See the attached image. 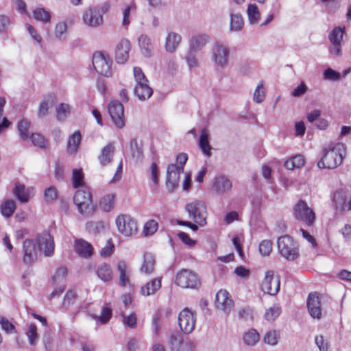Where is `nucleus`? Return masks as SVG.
Masks as SVG:
<instances>
[{"mask_svg": "<svg viewBox=\"0 0 351 351\" xmlns=\"http://www.w3.org/2000/svg\"><path fill=\"white\" fill-rule=\"evenodd\" d=\"M346 155V146L341 143L330 144L323 149V156L317 162L319 168L333 169L340 165Z\"/></svg>", "mask_w": 351, "mask_h": 351, "instance_id": "obj_1", "label": "nucleus"}, {"mask_svg": "<svg viewBox=\"0 0 351 351\" xmlns=\"http://www.w3.org/2000/svg\"><path fill=\"white\" fill-rule=\"evenodd\" d=\"M277 247L279 254L289 261H293L299 256L298 245L289 235L278 237Z\"/></svg>", "mask_w": 351, "mask_h": 351, "instance_id": "obj_2", "label": "nucleus"}, {"mask_svg": "<svg viewBox=\"0 0 351 351\" xmlns=\"http://www.w3.org/2000/svg\"><path fill=\"white\" fill-rule=\"evenodd\" d=\"M185 210L189 217L200 226L206 224L207 209L202 201L196 200L186 204Z\"/></svg>", "mask_w": 351, "mask_h": 351, "instance_id": "obj_3", "label": "nucleus"}, {"mask_svg": "<svg viewBox=\"0 0 351 351\" xmlns=\"http://www.w3.org/2000/svg\"><path fill=\"white\" fill-rule=\"evenodd\" d=\"M230 49L220 43H215L211 51V60L217 69H223L229 63Z\"/></svg>", "mask_w": 351, "mask_h": 351, "instance_id": "obj_4", "label": "nucleus"}, {"mask_svg": "<svg viewBox=\"0 0 351 351\" xmlns=\"http://www.w3.org/2000/svg\"><path fill=\"white\" fill-rule=\"evenodd\" d=\"M73 201L82 215H89L94 211L92 197L89 191L83 189H78L74 195Z\"/></svg>", "mask_w": 351, "mask_h": 351, "instance_id": "obj_5", "label": "nucleus"}, {"mask_svg": "<svg viewBox=\"0 0 351 351\" xmlns=\"http://www.w3.org/2000/svg\"><path fill=\"white\" fill-rule=\"evenodd\" d=\"M115 223L118 231L125 237H131L137 233V222L129 215H118L116 217Z\"/></svg>", "mask_w": 351, "mask_h": 351, "instance_id": "obj_6", "label": "nucleus"}, {"mask_svg": "<svg viewBox=\"0 0 351 351\" xmlns=\"http://www.w3.org/2000/svg\"><path fill=\"white\" fill-rule=\"evenodd\" d=\"M294 216L296 219L308 226H311L315 220L314 211L303 200L298 201L293 207Z\"/></svg>", "mask_w": 351, "mask_h": 351, "instance_id": "obj_7", "label": "nucleus"}, {"mask_svg": "<svg viewBox=\"0 0 351 351\" xmlns=\"http://www.w3.org/2000/svg\"><path fill=\"white\" fill-rule=\"evenodd\" d=\"M93 64L95 71L106 77L112 76V61L102 52H96L93 57Z\"/></svg>", "mask_w": 351, "mask_h": 351, "instance_id": "obj_8", "label": "nucleus"}, {"mask_svg": "<svg viewBox=\"0 0 351 351\" xmlns=\"http://www.w3.org/2000/svg\"><path fill=\"white\" fill-rule=\"evenodd\" d=\"M176 284L182 288L195 289L199 285L197 276L188 269H182L176 276Z\"/></svg>", "mask_w": 351, "mask_h": 351, "instance_id": "obj_9", "label": "nucleus"}, {"mask_svg": "<svg viewBox=\"0 0 351 351\" xmlns=\"http://www.w3.org/2000/svg\"><path fill=\"white\" fill-rule=\"evenodd\" d=\"M280 285L279 276H275L273 271L265 272L264 279L261 283V289L264 293L275 295L280 290Z\"/></svg>", "mask_w": 351, "mask_h": 351, "instance_id": "obj_10", "label": "nucleus"}, {"mask_svg": "<svg viewBox=\"0 0 351 351\" xmlns=\"http://www.w3.org/2000/svg\"><path fill=\"white\" fill-rule=\"evenodd\" d=\"M196 319L194 313L189 308H184L178 315V324L185 334H190L195 329Z\"/></svg>", "mask_w": 351, "mask_h": 351, "instance_id": "obj_11", "label": "nucleus"}, {"mask_svg": "<svg viewBox=\"0 0 351 351\" xmlns=\"http://www.w3.org/2000/svg\"><path fill=\"white\" fill-rule=\"evenodd\" d=\"M108 109L112 121L116 127L119 129L123 128L125 126L123 105L117 100H112L110 101Z\"/></svg>", "mask_w": 351, "mask_h": 351, "instance_id": "obj_12", "label": "nucleus"}, {"mask_svg": "<svg viewBox=\"0 0 351 351\" xmlns=\"http://www.w3.org/2000/svg\"><path fill=\"white\" fill-rule=\"evenodd\" d=\"M82 19L85 25L91 27H97L104 22L102 14L98 7H90L86 9Z\"/></svg>", "mask_w": 351, "mask_h": 351, "instance_id": "obj_13", "label": "nucleus"}, {"mask_svg": "<svg viewBox=\"0 0 351 351\" xmlns=\"http://www.w3.org/2000/svg\"><path fill=\"white\" fill-rule=\"evenodd\" d=\"M215 306L219 310L228 315L234 307V302L226 290L221 289L216 294Z\"/></svg>", "mask_w": 351, "mask_h": 351, "instance_id": "obj_14", "label": "nucleus"}, {"mask_svg": "<svg viewBox=\"0 0 351 351\" xmlns=\"http://www.w3.org/2000/svg\"><path fill=\"white\" fill-rule=\"evenodd\" d=\"M38 248L45 256L50 257L54 253V241L53 237L47 232H43L36 238Z\"/></svg>", "mask_w": 351, "mask_h": 351, "instance_id": "obj_15", "label": "nucleus"}, {"mask_svg": "<svg viewBox=\"0 0 351 351\" xmlns=\"http://www.w3.org/2000/svg\"><path fill=\"white\" fill-rule=\"evenodd\" d=\"M182 173L183 171L178 169L176 165H167L166 185L169 191H173L178 186L180 176Z\"/></svg>", "mask_w": 351, "mask_h": 351, "instance_id": "obj_16", "label": "nucleus"}, {"mask_svg": "<svg viewBox=\"0 0 351 351\" xmlns=\"http://www.w3.org/2000/svg\"><path fill=\"white\" fill-rule=\"evenodd\" d=\"M333 202L337 210L342 212L351 210V197L343 191H337L334 193Z\"/></svg>", "mask_w": 351, "mask_h": 351, "instance_id": "obj_17", "label": "nucleus"}, {"mask_svg": "<svg viewBox=\"0 0 351 351\" xmlns=\"http://www.w3.org/2000/svg\"><path fill=\"white\" fill-rule=\"evenodd\" d=\"M130 48V42L126 38H123L118 43L115 49V58L118 63L123 64L128 60Z\"/></svg>", "mask_w": 351, "mask_h": 351, "instance_id": "obj_18", "label": "nucleus"}, {"mask_svg": "<svg viewBox=\"0 0 351 351\" xmlns=\"http://www.w3.org/2000/svg\"><path fill=\"white\" fill-rule=\"evenodd\" d=\"M232 187V182L225 176H218L214 178L213 189L218 195H224L229 192Z\"/></svg>", "mask_w": 351, "mask_h": 351, "instance_id": "obj_19", "label": "nucleus"}, {"mask_svg": "<svg viewBox=\"0 0 351 351\" xmlns=\"http://www.w3.org/2000/svg\"><path fill=\"white\" fill-rule=\"evenodd\" d=\"M308 311L313 319H320L322 316V309L320 306V300L316 293H310L307 299Z\"/></svg>", "mask_w": 351, "mask_h": 351, "instance_id": "obj_20", "label": "nucleus"}, {"mask_svg": "<svg viewBox=\"0 0 351 351\" xmlns=\"http://www.w3.org/2000/svg\"><path fill=\"white\" fill-rule=\"evenodd\" d=\"M23 262L26 264H30L36 261L37 253L36 245L33 240L26 239L23 242Z\"/></svg>", "mask_w": 351, "mask_h": 351, "instance_id": "obj_21", "label": "nucleus"}, {"mask_svg": "<svg viewBox=\"0 0 351 351\" xmlns=\"http://www.w3.org/2000/svg\"><path fill=\"white\" fill-rule=\"evenodd\" d=\"M210 41V36L206 34H197L191 36L189 49L197 52L203 49Z\"/></svg>", "mask_w": 351, "mask_h": 351, "instance_id": "obj_22", "label": "nucleus"}, {"mask_svg": "<svg viewBox=\"0 0 351 351\" xmlns=\"http://www.w3.org/2000/svg\"><path fill=\"white\" fill-rule=\"evenodd\" d=\"M138 43L143 56L146 58H149L152 56L154 45L149 36L145 34H141L138 36Z\"/></svg>", "mask_w": 351, "mask_h": 351, "instance_id": "obj_23", "label": "nucleus"}, {"mask_svg": "<svg viewBox=\"0 0 351 351\" xmlns=\"http://www.w3.org/2000/svg\"><path fill=\"white\" fill-rule=\"evenodd\" d=\"M162 277L155 278L141 287V293L144 296L155 294L161 288Z\"/></svg>", "mask_w": 351, "mask_h": 351, "instance_id": "obj_24", "label": "nucleus"}, {"mask_svg": "<svg viewBox=\"0 0 351 351\" xmlns=\"http://www.w3.org/2000/svg\"><path fill=\"white\" fill-rule=\"evenodd\" d=\"M74 247L76 253L84 258L90 257L93 252L91 244L82 239L75 241Z\"/></svg>", "mask_w": 351, "mask_h": 351, "instance_id": "obj_25", "label": "nucleus"}, {"mask_svg": "<svg viewBox=\"0 0 351 351\" xmlns=\"http://www.w3.org/2000/svg\"><path fill=\"white\" fill-rule=\"evenodd\" d=\"M182 40V36L174 32H169L165 40V49L169 53H173Z\"/></svg>", "mask_w": 351, "mask_h": 351, "instance_id": "obj_26", "label": "nucleus"}, {"mask_svg": "<svg viewBox=\"0 0 351 351\" xmlns=\"http://www.w3.org/2000/svg\"><path fill=\"white\" fill-rule=\"evenodd\" d=\"M134 92L140 100L149 99L153 93L152 88L149 86L148 81L145 82V83L136 84Z\"/></svg>", "mask_w": 351, "mask_h": 351, "instance_id": "obj_27", "label": "nucleus"}, {"mask_svg": "<svg viewBox=\"0 0 351 351\" xmlns=\"http://www.w3.org/2000/svg\"><path fill=\"white\" fill-rule=\"evenodd\" d=\"M114 152V147L112 143H110L105 146L102 150L101 154L99 156V160L102 166H105L110 163Z\"/></svg>", "mask_w": 351, "mask_h": 351, "instance_id": "obj_28", "label": "nucleus"}, {"mask_svg": "<svg viewBox=\"0 0 351 351\" xmlns=\"http://www.w3.org/2000/svg\"><path fill=\"white\" fill-rule=\"evenodd\" d=\"M130 150L132 157L136 162L141 161L143 158L142 145L138 143L136 138L131 139L130 143Z\"/></svg>", "mask_w": 351, "mask_h": 351, "instance_id": "obj_29", "label": "nucleus"}, {"mask_svg": "<svg viewBox=\"0 0 351 351\" xmlns=\"http://www.w3.org/2000/svg\"><path fill=\"white\" fill-rule=\"evenodd\" d=\"M199 146L206 156L210 157L211 156V146L208 142V133L206 129H203L201 131V134L199 138Z\"/></svg>", "mask_w": 351, "mask_h": 351, "instance_id": "obj_30", "label": "nucleus"}, {"mask_svg": "<svg viewBox=\"0 0 351 351\" xmlns=\"http://www.w3.org/2000/svg\"><path fill=\"white\" fill-rule=\"evenodd\" d=\"M117 269L119 273V279L120 285L123 287L128 285L130 284V279L127 264L124 261H119Z\"/></svg>", "mask_w": 351, "mask_h": 351, "instance_id": "obj_31", "label": "nucleus"}, {"mask_svg": "<svg viewBox=\"0 0 351 351\" xmlns=\"http://www.w3.org/2000/svg\"><path fill=\"white\" fill-rule=\"evenodd\" d=\"M155 267V259L150 253H145L143 256V263L141 267V272L146 274H151Z\"/></svg>", "mask_w": 351, "mask_h": 351, "instance_id": "obj_32", "label": "nucleus"}, {"mask_svg": "<svg viewBox=\"0 0 351 351\" xmlns=\"http://www.w3.org/2000/svg\"><path fill=\"white\" fill-rule=\"evenodd\" d=\"M230 30L234 32L241 31L244 25V22L241 14L239 13L234 14L231 12L230 14Z\"/></svg>", "mask_w": 351, "mask_h": 351, "instance_id": "obj_33", "label": "nucleus"}, {"mask_svg": "<svg viewBox=\"0 0 351 351\" xmlns=\"http://www.w3.org/2000/svg\"><path fill=\"white\" fill-rule=\"evenodd\" d=\"M97 275L104 282H108L112 279V271L106 263H101L97 267Z\"/></svg>", "mask_w": 351, "mask_h": 351, "instance_id": "obj_34", "label": "nucleus"}, {"mask_svg": "<svg viewBox=\"0 0 351 351\" xmlns=\"http://www.w3.org/2000/svg\"><path fill=\"white\" fill-rule=\"evenodd\" d=\"M244 343L247 346H255L260 340V335L255 329H250L243 335Z\"/></svg>", "mask_w": 351, "mask_h": 351, "instance_id": "obj_35", "label": "nucleus"}, {"mask_svg": "<svg viewBox=\"0 0 351 351\" xmlns=\"http://www.w3.org/2000/svg\"><path fill=\"white\" fill-rule=\"evenodd\" d=\"M280 338V333L276 330L267 331L263 337V342L270 346H276Z\"/></svg>", "mask_w": 351, "mask_h": 351, "instance_id": "obj_36", "label": "nucleus"}, {"mask_svg": "<svg viewBox=\"0 0 351 351\" xmlns=\"http://www.w3.org/2000/svg\"><path fill=\"white\" fill-rule=\"evenodd\" d=\"M55 101V97L52 95H48L40 103L38 109V116L40 117L46 116L48 113V110L53 106Z\"/></svg>", "mask_w": 351, "mask_h": 351, "instance_id": "obj_37", "label": "nucleus"}, {"mask_svg": "<svg viewBox=\"0 0 351 351\" xmlns=\"http://www.w3.org/2000/svg\"><path fill=\"white\" fill-rule=\"evenodd\" d=\"M56 119L60 121L66 119L71 112V107L68 104L61 103L56 108Z\"/></svg>", "mask_w": 351, "mask_h": 351, "instance_id": "obj_38", "label": "nucleus"}, {"mask_svg": "<svg viewBox=\"0 0 351 351\" xmlns=\"http://www.w3.org/2000/svg\"><path fill=\"white\" fill-rule=\"evenodd\" d=\"M247 14L249 23L252 25L256 24L261 17L259 10L257 5L254 3L248 5Z\"/></svg>", "mask_w": 351, "mask_h": 351, "instance_id": "obj_39", "label": "nucleus"}, {"mask_svg": "<svg viewBox=\"0 0 351 351\" xmlns=\"http://www.w3.org/2000/svg\"><path fill=\"white\" fill-rule=\"evenodd\" d=\"M81 141V134L80 132H75L71 136H69L67 143L68 151L71 153H74L77 151L79 144Z\"/></svg>", "mask_w": 351, "mask_h": 351, "instance_id": "obj_40", "label": "nucleus"}, {"mask_svg": "<svg viewBox=\"0 0 351 351\" xmlns=\"http://www.w3.org/2000/svg\"><path fill=\"white\" fill-rule=\"evenodd\" d=\"M280 313L281 308L278 304H274L266 310L264 317L267 321L271 323L276 320Z\"/></svg>", "mask_w": 351, "mask_h": 351, "instance_id": "obj_41", "label": "nucleus"}, {"mask_svg": "<svg viewBox=\"0 0 351 351\" xmlns=\"http://www.w3.org/2000/svg\"><path fill=\"white\" fill-rule=\"evenodd\" d=\"M1 213L5 217H10L16 209L15 202L12 199L5 200L1 205Z\"/></svg>", "mask_w": 351, "mask_h": 351, "instance_id": "obj_42", "label": "nucleus"}, {"mask_svg": "<svg viewBox=\"0 0 351 351\" xmlns=\"http://www.w3.org/2000/svg\"><path fill=\"white\" fill-rule=\"evenodd\" d=\"M137 9L136 5L134 3H132L130 5H127L124 10H123V19L121 21V25L128 27L130 24V15L132 12H135Z\"/></svg>", "mask_w": 351, "mask_h": 351, "instance_id": "obj_43", "label": "nucleus"}, {"mask_svg": "<svg viewBox=\"0 0 351 351\" xmlns=\"http://www.w3.org/2000/svg\"><path fill=\"white\" fill-rule=\"evenodd\" d=\"M196 53L197 52L188 49L185 56V60L189 70L191 71L196 69L199 66V63L196 57Z\"/></svg>", "mask_w": 351, "mask_h": 351, "instance_id": "obj_44", "label": "nucleus"}, {"mask_svg": "<svg viewBox=\"0 0 351 351\" xmlns=\"http://www.w3.org/2000/svg\"><path fill=\"white\" fill-rule=\"evenodd\" d=\"M14 194L21 202H27L29 199V193L23 184L19 183L16 184Z\"/></svg>", "mask_w": 351, "mask_h": 351, "instance_id": "obj_45", "label": "nucleus"}, {"mask_svg": "<svg viewBox=\"0 0 351 351\" xmlns=\"http://www.w3.org/2000/svg\"><path fill=\"white\" fill-rule=\"evenodd\" d=\"M30 123L27 119H21L17 124V129L20 136L23 140H27L29 138V129Z\"/></svg>", "mask_w": 351, "mask_h": 351, "instance_id": "obj_46", "label": "nucleus"}, {"mask_svg": "<svg viewBox=\"0 0 351 351\" xmlns=\"http://www.w3.org/2000/svg\"><path fill=\"white\" fill-rule=\"evenodd\" d=\"M344 29V27L341 28L340 27H337L332 29V31L328 35V38L330 43H342Z\"/></svg>", "mask_w": 351, "mask_h": 351, "instance_id": "obj_47", "label": "nucleus"}, {"mask_svg": "<svg viewBox=\"0 0 351 351\" xmlns=\"http://www.w3.org/2000/svg\"><path fill=\"white\" fill-rule=\"evenodd\" d=\"M114 205V195L108 194L104 196L100 201V207L105 212H109Z\"/></svg>", "mask_w": 351, "mask_h": 351, "instance_id": "obj_48", "label": "nucleus"}, {"mask_svg": "<svg viewBox=\"0 0 351 351\" xmlns=\"http://www.w3.org/2000/svg\"><path fill=\"white\" fill-rule=\"evenodd\" d=\"M183 337L179 334L173 333L169 338V346L171 351H179Z\"/></svg>", "mask_w": 351, "mask_h": 351, "instance_id": "obj_49", "label": "nucleus"}, {"mask_svg": "<svg viewBox=\"0 0 351 351\" xmlns=\"http://www.w3.org/2000/svg\"><path fill=\"white\" fill-rule=\"evenodd\" d=\"M34 16L44 23H49L51 21V15L49 12L44 8H37L34 11Z\"/></svg>", "mask_w": 351, "mask_h": 351, "instance_id": "obj_50", "label": "nucleus"}, {"mask_svg": "<svg viewBox=\"0 0 351 351\" xmlns=\"http://www.w3.org/2000/svg\"><path fill=\"white\" fill-rule=\"evenodd\" d=\"M67 274V269L65 267L58 268L53 276V281L55 285H64V282Z\"/></svg>", "mask_w": 351, "mask_h": 351, "instance_id": "obj_51", "label": "nucleus"}, {"mask_svg": "<svg viewBox=\"0 0 351 351\" xmlns=\"http://www.w3.org/2000/svg\"><path fill=\"white\" fill-rule=\"evenodd\" d=\"M26 335L27 336L29 342L32 346L36 344L38 339V335L37 333V328L35 324H32L29 325L26 332Z\"/></svg>", "mask_w": 351, "mask_h": 351, "instance_id": "obj_52", "label": "nucleus"}, {"mask_svg": "<svg viewBox=\"0 0 351 351\" xmlns=\"http://www.w3.org/2000/svg\"><path fill=\"white\" fill-rule=\"evenodd\" d=\"M158 224L155 220L151 219L147 221L143 227V234L145 236L152 235L158 230Z\"/></svg>", "mask_w": 351, "mask_h": 351, "instance_id": "obj_53", "label": "nucleus"}, {"mask_svg": "<svg viewBox=\"0 0 351 351\" xmlns=\"http://www.w3.org/2000/svg\"><path fill=\"white\" fill-rule=\"evenodd\" d=\"M84 176L82 169H75L73 170L72 180L74 188H78L83 184Z\"/></svg>", "mask_w": 351, "mask_h": 351, "instance_id": "obj_54", "label": "nucleus"}, {"mask_svg": "<svg viewBox=\"0 0 351 351\" xmlns=\"http://www.w3.org/2000/svg\"><path fill=\"white\" fill-rule=\"evenodd\" d=\"M265 97V92L263 85V83L261 82L256 88L254 94H253V100L256 103H261Z\"/></svg>", "mask_w": 351, "mask_h": 351, "instance_id": "obj_55", "label": "nucleus"}, {"mask_svg": "<svg viewBox=\"0 0 351 351\" xmlns=\"http://www.w3.org/2000/svg\"><path fill=\"white\" fill-rule=\"evenodd\" d=\"M123 323L130 328H135L136 327L137 317L134 313H130L129 315H125L123 313H121Z\"/></svg>", "mask_w": 351, "mask_h": 351, "instance_id": "obj_56", "label": "nucleus"}, {"mask_svg": "<svg viewBox=\"0 0 351 351\" xmlns=\"http://www.w3.org/2000/svg\"><path fill=\"white\" fill-rule=\"evenodd\" d=\"M272 250V242L270 240H263L259 244V252L263 256H269Z\"/></svg>", "mask_w": 351, "mask_h": 351, "instance_id": "obj_57", "label": "nucleus"}, {"mask_svg": "<svg viewBox=\"0 0 351 351\" xmlns=\"http://www.w3.org/2000/svg\"><path fill=\"white\" fill-rule=\"evenodd\" d=\"M77 299V295L76 292L73 289L69 290L64 298L63 305L64 306H69L73 304Z\"/></svg>", "mask_w": 351, "mask_h": 351, "instance_id": "obj_58", "label": "nucleus"}, {"mask_svg": "<svg viewBox=\"0 0 351 351\" xmlns=\"http://www.w3.org/2000/svg\"><path fill=\"white\" fill-rule=\"evenodd\" d=\"M30 139L34 145L37 146L41 149L46 148V142L45 138L40 134H32Z\"/></svg>", "mask_w": 351, "mask_h": 351, "instance_id": "obj_59", "label": "nucleus"}, {"mask_svg": "<svg viewBox=\"0 0 351 351\" xmlns=\"http://www.w3.org/2000/svg\"><path fill=\"white\" fill-rule=\"evenodd\" d=\"M67 35V27L64 23H59L55 28V36L59 39H64Z\"/></svg>", "mask_w": 351, "mask_h": 351, "instance_id": "obj_60", "label": "nucleus"}, {"mask_svg": "<svg viewBox=\"0 0 351 351\" xmlns=\"http://www.w3.org/2000/svg\"><path fill=\"white\" fill-rule=\"evenodd\" d=\"M133 73L134 77L136 82V84L145 83V82H147L148 80L145 77L144 73L140 67L134 66L133 68Z\"/></svg>", "mask_w": 351, "mask_h": 351, "instance_id": "obj_61", "label": "nucleus"}, {"mask_svg": "<svg viewBox=\"0 0 351 351\" xmlns=\"http://www.w3.org/2000/svg\"><path fill=\"white\" fill-rule=\"evenodd\" d=\"M10 19L5 15H0V34L6 33L10 26Z\"/></svg>", "mask_w": 351, "mask_h": 351, "instance_id": "obj_62", "label": "nucleus"}, {"mask_svg": "<svg viewBox=\"0 0 351 351\" xmlns=\"http://www.w3.org/2000/svg\"><path fill=\"white\" fill-rule=\"evenodd\" d=\"M341 43H330L329 53L334 57H340L342 55Z\"/></svg>", "mask_w": 351, "mask_h": 351, "instance_id": "obj_63", "label": "nucleus"}, {"mask_svg": "<svg viewBox=\"0 0 351 351\" xmlns=\"http://www.w3.org/2000/svg\"><path fill=\"white\" fill-rule=\"evenodd\" d=\"M111 309L108 307H104L102 308L101 315L97 317V318L101 324H106L111 318Z\"/></svg>", "mask_w": 351, "mask_h": 351, "instance_id": "obj_64", "label": "nucleus"}]
</instances>
